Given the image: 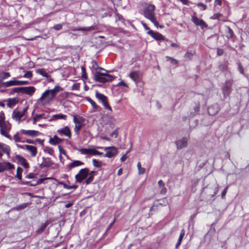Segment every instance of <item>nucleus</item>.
<instances>
[{
  "mask_svg": "<svg viewBox=\"0 0 249 249\" xmlns=\"http://www.w3.org/2000/svg\"><path fill=\"white\" fill-rule=\"evenodd\" d=\"M155 7L154 5L146 3L143 6V16L150 20L154 25L158 28H162L163 26L159 24L155 13Z\"/></svg>",
  "mask_w": 249,
  "mask_h": 249,
  "instance_id": "1",
  "label": "nucleus"
},
{
  "mask_svg": "<svg viewBox=\"0 0 249 249\" xmlns=\"http://www.w3.org/2000/svg\"><path fill=\"white\" fill-rule=\"evenodd\" d=\"M55 97L53 93L49 89H48L45 90L42 94L41 97L37 100L36 103L38 105L44 106L53 100Z\"/></svg>",
  "mask_w": 249,
  "mask_h": 249,
  "instance_id": "2",
  "label": "nucleus"
},
{
  "mask_svg": "<svg viewBox=\"0 0 249 249\" xmlns=\"http://www.w3.org/2000/svg\"><path fill=\"white\" fill-rule=\"evenodd\" d=\"M11 129V124L4 120L0 124V133L2 136L11 140V136L8 134Z\"/></svg>",
  "mask_w": 249,
  "mask_h": 249,
  "instance_id": "3",
  "label": "nucleus"
},
{
  "mask_svg": "<svg viewBox=\"0 0 249 249\" xmlns=\"http://www.w3.org/2000/svg\"><path fill=\"white\" fill-rule=\"evenodd\" d=\"M113 78L114 77L111 75L101 73L99 71H97L94 75L95 80L102 83L112 81Z\"/></svg>",
  "mask_w": 249,
  "mask_h": 249,
  "instance_id": "4",
  "label": "nucleus"
},
{
  "mask_svg": "<svg viewBox=\"0 0 249 249\" xmlns=\"http://www.w3.org/2000/svg\"><path fill=\"white\" fill-rule=\"evenodd\" d=\"M73 121L75 124L74 128V132L77 134H79V131L84 125L83 122L84 121V119L80 116L73 115Z\"/></svg>",
  "mask_w": 249,
  "mask_h": 249,
  "instance_id": "5",
  "label": "nucleus"
},
{
  "mask_svg": "<svg viewBox=\"0 0 249 249\" xmlns=\"http://www.w3.org/2000/svg\"><path fill=\"white\" fill-rule=\"evenodd\" d=\"M98 149H104L106 151L105 157L108 158H111L115 156L118 153L117 148L115 146L109 147H97Z\"/></svg>",
  "mask_w": 249,
  "mask_h": 249,
  "instance_id": "6",
  "label": "nucleus"
},
{
  "mask_svg": "<svg viewBox=\"0 0 249 249\" xmlns=\"http://www.w3.org/2000/svg\"><path fill=\"white\" fill-rule=\"evenodd\" d=\"M204 191L208 194V197L211 199L213 198L217 193L218 191V186L215 184L211 187H207L204 189Z\"/></svg>",
  "mask_w": 249,
  "mask_h": 249,
  "instance_id": "7",
  "label": "nucleus"
},
{
  "mask_svg": "<svg viewBox=\"0 0 249 249\" xmlns=\"http://www.w3.org/2000/svg\"><path fill=\"white\" fill-rule=\"evenodd\" d=\"M95 96L102 103L106 109L111 111H112V109L107 101V97L105 95L98 92H96L95 93Z\"/></svg>",
  "mask_w": 249,
  "mask_h": 249,
  "instance_id": "8",
  "label": "nucleus"
},
{
  "mask_svg": "<svg viewBox=\"0 0 249 249\" xmlns=\"http://www.w3.org/2000/svg\"><path fill=\"white\" fill-rule=\"evenodd\" d=\"M89 170L88 168H84L80 170L79 173L75 177V179L77 182H81L84 179H86L89 174Z\"/></svg>",
  "mask_w": 249,
  "mask_h": 249,
  "instance_id": "9",
  "label": "nucleus"
},
{
  "mask_svg": "<svg viewBox=\"0 0 249 249\" xmlns=\"http://www.w3.org/2000/svg\"><path fill=\"white\" fill-rule=\"evenodd\" d=\"M233 84L232 80H227L225 81V86L222 89V92L224 97L228 96L231 93V89Z\"/></svg>",
  "mask_w": 249,
  "mask_h": 249,
  "instance_id": "10",
  "label": "nucleus"
},
{
  "mask_svg": "<svg viewBox=\"0 0 249 249\" xmlns=\"http://www.w3.org/2000/svg\"><path fill=\"white\" fill-rule=\"evenodd\" d=\"M27 110V107L24 108L22 111L15 110L12 113V118L19 122L21 118L25 115Z\"/></svg>",
  "mask_w": 249,
  "mask_h": 249,
  "instance_id": "11",
  "label": "nucleus"
},
{
  "mask_svg": "<svg viewBox=\"0 0 249 249\" xmlns=\"http://www.w3.org/2000/svg\"><path fill=\"white\" fill-rule=\"evenodd\" d=\"M191 20L196 25L200 26L202 29L205 27H207V26L206 23L204 20H203L202 19L198 18L196 16H193L192 17Z\"/></svg>",
  "mask_w": 249,
  "mask_h": 249,
  "instance_id": "12",
  "label": "nucleus"
},
{
  "mask_svg": "<svg viewBox=\"0 0 249 249\" xmlns=\"http://www.w3.org/2000/svg\"><path fill=\"white\" fill-rule=\"evenodd\" d=\"M97 25L96 24H94L89 27H80V28H71V30L73 31H82L83 33L92 31L95 30H97Z\"/></svg>",
  "mask_w": 249,
  "mask_h": 249,
  "instance_id": "13",
  "label": "nucleus"
},
{
  "mask_svg": "<svg viewBox=\"0 0 249 249\" xmlns=\"http://www.w3.org/2000/svg\"><path fill=\"white\" fill-rule=\"evenodd\" d=\"M14 165L9 162H0V172L1 173L14 169Z\"/></svg>",
  "mask_w": 249,
  "mask_h": 249,
  "instance_id": "14",
  "label": "nucleus"
},
{
  "mask_svg": "<svg viewBox=\"0 0 249 249\" xmlns=\"http://www.w3.org/2000/svg\"><path fill=\"white\" fill-rule=\"evenodd\" d=\"M57 133L60 136L65 135L69 138L71 137V133L70 129L68 126H65L57 130Z\"/></svg>",
  "mask_w": 249,
  "mask_h": 249,
  "instance_id": "15",
  "label": "nucleus"
},
{
  "mask_svg": "<svg viewBox=\"0 0 249 249\" xmlns=\"http://www.w3.org/2000/svg\"><path fill=\"white\" fill-rule=\"evenodd\" d=\"M188 139L187 138H182L178 140L176 142V145L178 149H181L187 146Z\"/></svg>",
  "mask_w": 249,
  "mask_h": 249,
  "instance_id": "16",
  "label": "nucleus"
},
{
  "mask_svg": "<svg viewBox=\"0 0 249 249\" xmlns=\"http://www.w3.org/2000/svg\"><path fill=\"white\" fill-rule=\"evenodd\" d=\"M148 35H150L153 38L157 40H164V36L160 33L155 32L152 30H149L147 33Z\"/></svg>",
  "mask_w": 249,
  "mask_h": 249,
  "instance_id": "17",
  "label": "nucleus"
},
{
  "mask_svg": "<svg viewBox=\"0 0 249 249\" xmlns=\"http://www.w3.org/2000/svg\"><path fill=\"white\" fill-rule=\"evenodd\" d=\"M36 91V88L33 86L22 87V93L32 96Z\"/></svg>",
  "mask_w": 249,
  "mask_h": 249,
  "instance_id": "18",
  "label": "nucleus"
},
{
  "mask_svg": "<svg viewBox=\"0 0 249 249\" xmlns=\"http://www.w3.org/2000/svg\"><path fill=\"white\" fill-rule=\"evenodd\" d=\"M20 133L22 134L31 137L37 136L39 134V132L38 131L31 130H26L22 129L20 131Z\"/></svg>",
  "mask_w": 249,
  "mask_h": 249,
  "instance_id": "19",
  "label": "nucleus"
},
{
  "mask_svg": "<svg viewBox=\"0 0 249 249\" xmlns=\"http://www.w3.org/2000/svg\"><path fill=\"white\" fill-rule=\"evenodd\" d=\"M129 77L132 80H133L135 82H139L141 79V76L140 74V72L137 71H134L130 72L129 73Z\"/></svg>",
  "mask_w": 249,
  "mask_h": 249,
  "instance_id": "20",
  "label": "nucleus"
},
{
  "mask_svg": "<svg viewBox=\"0 0 249 249\" xmlns=\"http://www.w3.org/2000/svg\"><path fill=\"white\" fill-rule=\"evenodd\" d=\"M84 163L80 160H74L71 163L67 165V168L71 170L72 168L83 165Z\"/></svg>",
  "mask_w": 249,
  "mask_h": 249,
  "instance_id": "21",
  "label": "nucleus"
},
{
  "mask_svg": "<svg viewBox=\"0 0 249 249\" xmlns=\"http://www.w3.org/2000/svg\"><path fill=\"white\" fill-rule=\"evenodd\" d=\"M24 146L25 147L27 150L31 153V156L32 157H35L36 156L37 153V149L35 146L30 145H25Z\"/></svg>",
  "mask_w": 249,
  "mask_h": 249,
  "instance_id": "22",
  "label": "nucleus"
},
{
  "mask_svg": "<svg viewBox=\"0 0 249 249\" xmlns=\"http://www.w3.org/2000/svg\"><path fill=\"white\" fill-rule=\"evenodd\" d=\"M63 140L58 137L56 135H54L53 138H51L49 140V142L52 145H56L62 142Z\"/></svg>",
  "mask_w": 249,
  "mask_h": 249,
  "instance_id": "23",
  "label": "nucleus"
},
{
  "mask_svg": "<svg viewBox=\"0 0 249 249\" xmlns=\"http://www.w3.org/2000/svg\"><path fill=\"white\" fill-rule=\"evenodd\" d=\"M13 86H17V80L14 79L13 80L2 83L0 87H9Z\"/></svg>",
  "mask_w": 249,
  "mask_h": 249,
  "instance_id": "24",
  "label": "nucleus"
},
{
  "mask_svg": "<svg viewBox=\"0 0 249 249\" xmlns=\"http://www.w3.org/2000/svg\"><path fill=\"white\" fill-rule=\"evenodd\" d=\"M36 72L39 74L40 75H42L43 77H45L46 78H50V79L49 80L50 81H53V79L51 78L49 74L47 73L46 71L43 69H39L36 70Z\"/></svg>",
  "mask_w": 249,
  "mask_h": 249,
  "instance_id": "25",
  "label": "nucleus"
},
{
  "mask_svg": "<svg viewBox=\"0 0 249 249\" xmlns=\"http://www.w3.org/2000/svg\"><path fill=\"white\" fill-rule=\"evenodd\" d=\"M18 100L16 98H9L7 100V105L9 107H12L18 103Z\"/></svg>",
  "mask_w": 249,
  "mask_h": 249,
  "instance_id": "26",
  "label": "nucleus"
},
{
  "mask_svg": "<svg viewBox=\"0 0 249 249\" xmlns=\"http://www.w3.org/2000/svg\"><path fill=\"white\" fill-rule=\"evenodd\" d=\"M43 162L42 163V165L44 167H50L52 165H53V163L51 160L49 158H42Z\"/></svg>",
  "mask_w": 249,
  "mask_h": 249,
  "instance_id": "27",
  "label": "nucleus"
},
{
  "mask_svg": "<svg viewBox=\"0 0 249 249\" xmlns=\"http://www.w3.org/2000/svg\"><path fill=\"white\" fill-rule=\"evenodd\" d=\"M11 74L8 72L1 71L0 72V80L2 82L3 80L8 78L10 77Z\"/></svg>",
  "mask_w": 249,
  "mask_h": 249,
  "instance_id": "28",
  "label": "nucleus"
},
{
  "mask_svg": "<svg viewBox=\"0 0 249 249\" xmlns=\"http://www.w3.org/2000/svg\"><path fill=\"white\" fill-rule=\"evenodd\" d=\"M96 173L95 171H91L89 173V177L86 179L85 182L86 184L90 183L93 180L94 175Z\"/></svg>",
  "mask_w": 249,
  "mask_h": 249,
  "instance_id": "29",
  "label": "nucleus"
},
{
  "mask_svg": "<svg viewBox=\"0 0 249 249\" xmlns=\"http://www.w3.org/2000/svg\"><path fill=\"white\" fill-rule=\"evenodd\" d=\"M185 235V231L184 230H182L181 231V232L180 233V235H179V238L178 239V241L176 245V248H178V247L180 245V244H181V242L182 241V238L183 237H184Z\"/></svg>",
  "mask_w": 249,
  "mask_h": 249,
  "instance_id": "30",
  "label": "nucleus"
},
{
  "mask_svg": "<svg viewBox=\"0 0 249 249\" xmlns=\"http://www.w3.org/2000/svg\"><path fill=\"white\" fill-rule=\"evenodd\" d=\"M67 118V115L62 114H58L53 115L52 116V119L53 120H56L58 119H64L65 120Z\"/></svg>",
  "mask_w": 249,
  "mask_h": 249,
  "instance_id": "31",
  "label": "nucleus"
},
{
  "mask_svg": "<svg viewBox=\"0 0 249 249\" xmlns=\"http://www.w3.org/2000/svg\"><path fill=\"white\" fill-rule=\"evenodd\" d=\"M63 89L60 87L59 86H55L54 89H49L51 92L53 93V94L56 96L57 93L59 92V91L62 90Z\"/></svg>",
  "mask_w": 249,
  "mask_h": 249,
  "instance_id": "32",
  "label": "nucleus"
},
{
  "mask_svg": "<svg viewBox=\"0 0 249 249\" xmlns=\"http://www.w3.org/2000/svg\"><path fill=\"white\" fill-rule=\"evenodd\" d=\"M75 149L79 151L82 154H90L91 149H87V148H75Z\"/></svg>",
  "mask_w": 249,
  "mask_h": 249,
  "instance_id": "33",
  "label": "nucleus"
},
{
  "mask_svg": "<svg viewBox=\"0 0 249 249\" xmlns=\"http://www.w3.org/2000/svg\"><path fill=\"white\" fill-rule=\"evenodd\" d=\"M48 224H49V222L48 221H46L45 223H44L43 224H42L41 225V227L40 228H39L36 231V233L37 234L41 233L46 229V228L47 226L48 225Z\"/></svg>",
  "mask_w": 249,
  "mask_h": 249,
  "instance_id": "34",
  "label": "nucleus"
},
{
  "mask_svg": "<svg viewBox=\"0 0 249 249\" xmlns=\"http://www.w3.org/2000/svg\"><path fill=\"white\" fill-rule=\"evenodd\" d=\"M166 58L167 61H170V62L173 65L178 66V61L177 60L168 56H166Z\"/></svg>",
  "mask_w": 249,
  "mask_h": 249,
  "instance_id": "35",
  "label": "nucleus"
},
{
  "mask_svg": "<svg viewBox=\"0 0 249 249\" xmlns=\"http://www.w3.org/2000/svg\"><path fill=\"white\" fill-rule=\"evenodd\" d=\"M44 114H37L36 116L33 118V124H36L37 121L42 118H45Z\"/></svg>",
  "mask_w": 249,
  "mask_h": 249,
  "instance_id": "36",
  "label": "nucleus"
},
{
  "mask_svg": "<svg viewBox=\"0 0 249 249\" xmlns=\"http://www.w3.org/2000/svg\"><path fill=\"white\" fill-rule=\"evenodd\" d=\"M23 170L21 168L18 167L17 169V175L16 177L19 180H21L22 179V173Z\"/></svg>",
  "mask_w": 249,
  "mask_h": 249,
  "instance_id": "37",
  "label": "nucleus"
},
{
  "mask_svg": "<svg viewBox=\"0 0 249 249\" xmlns=\"http://www.w3.org/2000/svg\"><path fill=\"white\" fill-rule=\"evenodd\" d=\"M0 149L2 150V151L3 152H4L5 153H6L8 155H9L10 150V147L8 145L3 143Z\"/></svg>",
  "mask_w": 249,
  "mask_h": 249,
  "instance_id": "38",
  "label": "nucleus"
},
{
  "mask_svg": "<svg viewBox=\"0 0 249 249\" xmlns=\"http://www.w3.org/2000/svg\"><path fill=\"white\" fill-rule=\"evenodd\" d=\"M137 167L138 169V173L139 175L144 174L145 171V168L142 167L141 163L140 162L137 163Z\"/></svg>",
  "mask_w": 249,
  "mask_h": 249,
  "instance_id": "39",
  "label": "nucleus"
},
{
  "mask_svg": "<svg viewBox=\"0 0 249 249\" xmlns=\"http://www.w3.org/2000/svg\"><path fill=\"white\" fill-rule=\"evenodd\" d=\"M92 163L93 165L97 167H100L102 166V162L95 159L92 160Z\"/></svg>",
  "mask_w": 249,
  "mask_h": 249,
  "instance_id": "40",
  "label": "nucleus"
},
{
  "mask_svg": "<svg viewBox=\"0 0 249 249\" xmlns=\"http://www.w3.org/2000/svg\"><path fill=\"white\" fill-rule=\"evenodd\" d=\"M196 5L200 8L201 10L204 11L207 9V5L203 4L202 2H198L196 4Z\"/></svg>",
  "mask_w": 249,
  "mask_h": 249,
  "instance_id": "41",
  "label": "nucleus"
},
{
  "mask_svg": "<svg viewBox=\"0 0 249 249\" xmlns=\"http://www.w3.org/2000/svg\"><path fill=\"white\" fill-rule=\"evenodd\" d=\"M88 101L91 104V105L94 108L97 109L98 108V106L96 104L95 102L91 99H90V98H88Z\"/></svg>",
  "mask_w": 249,
  "mask_h": 249,
  "instance_id": "42",
  "label": "nucleus"
},
{
  "mask_svg": "<svg viewBox=\"0 0 249 249\" xmlns=\"http://www.w3.org/2000/svg\"><path fill=\"white\" fill-rule=\"evenodd\" d=\"M90 154H92L93 155H102L103 154V153L99 152L96 149H91Z\"/></svg>",
  "mask_w": 249,
  "mask_h": 249,
  "instance_id": "43",
  "label": "nucleus"
},
{
  "mask_svg": "<svg viewBox=\"0 0 249 249\" xmlns=\"http://www.w3.org/2000/svg\"><path fill=\"white\" fill-rule=\"evenodd\" d=\"M22 87H17L12 89V93H22Z\"/></svg>",
  "mask_w": 249,
  "mask_h": 249,
  "instance_id": "44",
  "label": "nucleus"
},
{
  "mask_svg": "<svg viewBox=\"0 0 249 249\" xmlns=\"http://www.w3.org/2000/svg\"><path fill=\"white\" fill-rule=\"evenodd\" d=\"M214 107V106H211L208 108V113L212 115H214L218 112V110L217 109L215 111H213V109Z\"/></svg>",
  "mask_w": 249,
  "mask_h": 249,
  "instance_id": "45",
  "label": "nucleus"
},
{
  "mask_svg": "<svg viewBox=\"0 0 249 249\" xmlns=\"http://www.w3.org/2000/svg\"><path fill=\"white\" fill-rule=\"evenodd\" d=\"M19 163L21 165H22L23 167L25 168H28L29 167V164L27 162V161L25 158Z\"/></svg>",
  "mask_w": 249,
  "mask_h": 249,
  "instance_id": "46",
  "label": "nucleus"
},
{
  "mask_svg": "<svg viewBox=\"0 0 249 249\" xmlns=\"http://www.w3.org/2000/svg\"><path fill=\"white\" fill-rule=\"evenodd\" d=\"M48 179V178H40L38 180H37L36 182H35V184H31L33 186H35L37 185L40 184L42 183L45 180H46Z\"/></svg>",
  "mask_w": 249,
  "mask_h": 249,
  "instance_id": "47",
  "label": "nucleus"
},
{
  "mask_svg": "<svg viewBox=\"0 0 249 249\" xmlns=\"http://www.w3.org/2000/svg\"><path fill=\"white\" fill-rule=\"evenodd\" d=\"M227 68L228 66L226 64H221L219 66V69L222 71H226Z\"/></svg>",
  "mask_w": 249,
  "mask_h": 249,
  "instance_id": "48",
  "label": "nucleus"
},
{
  "mask_svg": "<svg viewBox=\"0 0 249 249\" xmlns=\"http://www.w3.org/2000/svg\"><path fill=\"white\" fill-rule=\"evenodd\" d=\"M193 55V53H192L190 52H187L184 55V57L190 60L192 58Z\"/></svg>",
  "mask_w": 249,
  "mask_h": 249,
  "instance_id": "49",
  "label": "nucleus"
},
{
  "mask_svg": "<svg viewBox=\"0 0 249 249\" xmlns=\"http://www.w3.org/2000/svg\"><path fill=\"white\" fill-rule=\"evenodd\" d=\"M62 26H63L62 24H55L53 26V28L54 29H55V30L58 31L62 29Z\"/></svg>",
  "mask_w": 249,
  "mask_h": 249,
  "instance_id": "50",
  "label": "nucleus"
},
{
  "mask_svg": "<svg viewBox=\"0 0 249 249\" xmlns=\"http://www.w3.org/2000/svg\"><path fill=\"white\" fill-rule=\"evenodd\" d=\"M238 70H239V71H240V72L241 74H244V68H243V66H242V65H241V64L240 63H239L238 64Z\"/></svg>",
  "mask_w": 249,
  "mask_h": 249,
  "instance_id": "51",
  "label": "nucleus"
},
{
  "mask_svg": "<svg viewBox=\"0 0 249 249\" xmlns=\"http://www.w3.org/2000/svg\"><path fill=\"white\" fill-rule=\"evenodd\" d=\"M15 159L17 160L19 163H20L22 160L24 159V158L21 157L20 155H17L15 156Z\"/></svg>",
  "mask_w": 249,
  "mask_h": 249,
  "instance_id": "52",
  "label": "nucleus"
},
{
  "mask_svg": "<svg viewBox=\"0 0 249 249\" xmlns=\"http://www.w3.org/2000/svg\"><path fill=\"white\" fill-rule=\"evenodd\" d=\"M45 151L47 152V153H48L49 155H53L54 151L53 148L47 147Z\"/></svg>",
  "mask_w": 249,
  "mask_h": 249,
  "instance_id": "53",
  "label": "nucleus"
},
{
  "mask_svg": "<svg viewBox=\"0 0 249 249\" xmlns=\"http://www.w3.org/2000/svg\"><path fill=\"white\" fill-rule=\"evenodd\" d=\"M82 78H84L85 79H87L88 78L87 75H86V70L85 68L82 67Z\"/></svg>",
  "mask_w": 249,
  "mask_h": 249,
  "instance_id": "54",
  "label": "nucleus"
},
{
  "mask_svg": "<svg viewBox=\"0 0 249 249\" xmlns=\"http://www.w3.org/2000/svg\"><path fill=\"white\" fill-rule=\"evenodd\" d=\"M118 128H117L116 129H115L114 131H113L110 134V136L111 137H114L115 138H116L118 135Z\"/></svg>",
  "mask_w": 249,
  "mask_h": 249,
  "instance_id": "55",
  "label": "nucleus"
},
{
  "mask_svg": "<svg viewBox=\"0 0 249 249\" xmlns=\"http://www.w3.org/2000/svg\"><path fill=\"white\" fill-rule=\"evenodd\" d=\"M58 149L59 151L60 152V154H64L65 155H66V151L63 149V148L61 145L58 146Z\"/></svg>",
  "mask_w": 249,
  "mask_h": 249,
  "instance_id": "56",
  "label": "nucleus"
},
{
  "mask_svg": "<svg viewBox=\"0 0 249 249\" xmlns=\"http://www.w3.org/2000/svg\"><path fill=\"white\" fill-rule=\"evenodd\" d=\"M23 77L25 78H31L32 77V73L30 71H28L24 74Z\"/></svg>",
  "mask_w": 249,
  "mask_h": 249,
  "instance_id": "57",
  "label": "nucleus"
},
{
  "mask_svg": "<svg viewBox=\"0 0 249 249\" xmlns=\"http://www.w3.org/2000/svg\"><path fill=\"white\" fill-rule=\"evenodd\" d=\"M227 28L228 32V37H232L233 36V32L230 27H228Z\"/></svg>",
  "mask_w": 249,
  "mask_h": 249,
  "instance_id": "58",
  "label": "nucleus"
},
{
  "mask_svg": "<svg viewBox=\"0 0 249 249\" xmlns=\"http://www.w3.org/2000/svg\"><path fill=\"white\" fill-rule=\"evenodd\" d=\"M27 203H23L18 207L17 210H21L25 208L27 206Z\"/></svg>",
  "mask_w": 249,
  "mask_h": 249,
  "instance_id": "59",
  "label": "nucleus"
},
{
  "mask_svg": "<svg viewBox=\"0 0 249 249\" xmlns=\"http://www.w3.org/2000/svg\"><path fill=\"white\" fill-rule=\"evenodd\" d=\"M29 83L27 81H18L17 80V86L28 84Z\"/></svg>",
  "mask_w": 249,
  "mask_h": 249,
  "instance_id": "60",
  "label": "nucleus"
},
{
  "mask_svg": "<svg viewBox=\"0 0 249 249\" xmlns=\"http://www.w3.org/2000/svg\"><path fill=\"white\" fill-rule=\"evenodd\" d=\"M222 16V14L220 13L214 14L212 17L211 18L213 19H219V17Z\"/></svg>",
  "mask_w": 249,
  "mask_h": 249,
  "instance_id": "61",
  "label": "nucleus"
},
{
  "mask_svg": "<svg viewBox=\"0 0 249 249\" xmlns=\"http://www.w3.org/2000/svg\"><path fill=\"white\" fill-rule=\"evenodd\" d=\"M14 140L16 142H21V139L20 137L18 136V133H16L14 136Z\"/></svg>",
  "mask_w": 249,
  "mask_h": 249,
  "instance_id": "62",
  "label": "nucleus"
},
{
  "mask_svg": "<svg viewBox=\"0 0 249 249\" xmlns=\"http://www.w3.org/2000/svg\"><path fill=\"white\" fill-rule=\"evenodd\" d=\"M227 190H228V187H226L224 189V190L223 191V192H222V193H221V197L222 198H225L226 194L227 192Z\"/></svg>",
  "mask_w": 249,
  "mask_h": 249,
  "instance_id": "63",
  "label": "nucleus"
},
{
  "mask_svg": "<svg viewBox=\"0 0 249 249\" xmlns=\"http://www.w3.org/2000/svg\"><path fill=\"white\" fill-rule=\"evenodd\" d=\"M36 177V174L34 173H30L26 176L27 178H34Z\"/></svg>",
  "mask_w": 249,
  "mask_h": 249,
  "instance_id": "64",
  "label": "nucleus"
}]
</instances>
